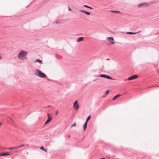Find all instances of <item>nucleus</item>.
Here are the masks:
<instances>
[{
  "label": "nucleus",
  "instance_id": "1",
  "mask_svg": "<svg viewBox=\"0 0 159 159\" xmlns=\"http://www.w3.org/2000/svg\"><path fill=\"white\" fill-rule=\"evenodd\" d=\"M28 54V52L24 50H21L18 53V57L21 60H24L26 58V57Z\"/></svg>",
  "mask_w": 159,
  "mask_h": 159
},
{
  "label": "nucleus",
  "instance_id": "2",
  "mask_svg": "<svg viewBox=\"0 0 159 159\" xmlns=\"http://www.w3.org/2000/svg\"><path fill=\"white\" fill-rule=\"evenodd\" d=\"M35 74L41 78H44L46 76V75L39 70H36L35 71Z\"/></svg>",
  "mask_w": 159,
  "mask_h": 159
},
{
  "label": "nucleus",
  "instance_id": "3",
  "mask_svg": "<svg viewBox=\"0 0 159 159\" xmlns=\"http://www.w3.org/2000/svg\"><path fill=\"white\" fill-rule=\"evenodd\" d=\"M73 108L74 110H77L79 107V104L78 103L77 100H76L74 102L73 104Z\"/></svg>",
  "mask_w": 159,
  "mask_h": 159
},
{
  "label": "nucleus",
  "instance_id": "4",
  "mask_svg": "<svg viewBox=\"0 0 159 159\" xmlns=\"http://www.w3.org/2000/svg\"><path fill=\"white\" fill-rule=\"evenodd\" d=\"M148 6L149 4L148 3L146 2H143L139 4L138 5V7H139L141 8L143 7H147Z\"/></svg>",
  "mask_w": 159,
  "mask_h": 159
},
{
  "label": "nucleus",
  "instance_id": "5",
  "mask_svg": "<svg viewBox=\"0 0 159 159\" xmlns=\"http://www.w3.org/2000/svg\"><path fill=\"white\" fill-rule=\"evenodd\" d=\"M99 76L101 77L106 78L107 79H109L110 80L113 79V78L111 77L102 74L100 75Z\"/></svg>",
  "mask_w": 159,
  "mask_h": 159
},
{
  "label": "nucleus",
  "instance_id": "6",
  "mask_svg": "<svg viewBox=\"0 0 159 159\" xmlns=\"http://www.w3.org/2000/svg\"><path fill=\"white\" fill-rule=\"evenodd\" d=\"M138 77V75H134L128 78V80H134L135 79L137 78Z\"/></svg>",
  "mask_w": 159,
  "mask_h": 159
},
{
  "label": "nucleus",
  "instance_id": "7",
  "mask_svg": "<svg viewBox=\"0 0 159 159\" xmlns=\"http://www.w3.org/2000/svg\"><path fill=\"white\" fill-rule=\"evenodd\" d=\"M80 11L85 13L87 15L89 16L90 15V12L84 10H80Z\"/></svg>",
  "mask_w": 159,
  "mask_h": 159
},
{
  "label": "nucleus",
  "instance_id": "8",
  "mask_svg": "<svg viewBox=\"0 0 159 159\" xmlns=\"http://www.w3.org/2000/svg\"><path fill=\"white\" fill-rule=\"evenodd\" d=\"M52 117H48L47 120L45 122V125H46L48 124L52 120Z\"/></svg>",
  "mask_w": 159,
  "mask_h": 159
},
{
  "label": "nucleus",
  "instance_id": "9",
  "mask_svg": "<svg viewBox=\"0 0 159 159\" xmlns=\"http://www.w3.org/2000/svg\"><path fill=\"white\" fill-rule=\"evenodd\" d=\"M121 96V95H120V94H117L116 95V96H115L113 98L112 100H116V99L117 98H118L119 97H120Z\"/></svg>",
  "mask_w": 159,
  "mask_h": 159
},
{
  "label": "nucleus",
  "instance_id": "10",
  "mask_svg": "<svg viewBox=\"0 0 159 159\" xmlns=\"http://www.w3.org/2000/svg\"><path fill=\"white\" fill-rule=\"evenodd\" d=\"M84 39L82 37H80L78 38L77 39V42H80L83 40Z\"/></svg>",
  "mask_w": 159,
  "mask_h": 159
},
{
  "label": "nucleus",
  "instance_id": "11",
  "mask_svg": "<svg viewBox=\"0 0 159 159\" xmlns=\"http://www.w3.org/2000/svg\"><path fill=\"white\" fill-rule=\"evenodd\" d=\"M10 155V154L8 153H6L0 154V156H4Z\"/></svg>",
  "mask_w": 159,
  "mask_h": 159
},
{
  "label": "nucleus",
  "instance_id": "12",
  "mask_svg": "<svg viewBox=\"0 0 159 159\" xmlns=\"http://www.w3.org/2000/svg\"><path fill=\"white\" fill-rule=\"evenodd\" d=\"M107 39L108 41H110L111 40H114V39L113 37H108L107 38Z\"/></svg>",
  "mask_w": 159,
  "mask_h": 159
},
{
  "label": "nucleus",
  "instance_id": "13",
  "mask_svg": "<svg viewBox=\"0 0 159 159\" xmlns=\"http://www.w3.org/2000/svg\"><path fill=\"white\" fill-rule=\"evenodd\" d=\"M87 123L86 122H85V123L83 125V128H84V130H85L86 129V127H87Z\"/></svg>",
  "mask_w": 159,
  "mask_h": 159
},
{
  "label": "nucleus",
  "instance_id": "14",
  "mask_svg": "<svg viewBox=\"0 0 159 159\" xmlns=\"http://www.w3.org/2000/svg\"><path fill=\"white\" fill-rule=\"evenodd\" d=\"M126 33L127 34H136L137 33H136V32H127Z\"/></svg>",
  "mask_w": 159,
  "mask_h": 159
},
{
  "label": "nucleus",
  "instance_id": "15",
  "mask_svg": "<svg viewBox=\"0 0 159 159\" xmlns=\"http://www.w3.org/2000/svg\"><path fill=\"white\" fill-rule=\"evenodd\" d=\"M36 62H38L40 63H41L42 62V61L40 60L39 59H37L35 61V63H36Z\"/></svg>",
  "mask_w": 159,
  "mask_h": 159
},
{
  "label": "nucleus",
  "instance_id": "16",
  "mask_svg": "<svg viewBox=\"0 0 159 159\" xmlns=\"http://www.w3.org/2000/svg\"><path fill=\"white\" fill-rule=\"evenodd\" d=\"M111 11L112 12H114V13H120V11H112V10H111Z\"/></svg>",
  "mask_w": 159,
  "mask_h": 159
},
{
  "label": "nucleus",
  "instance_id": "17",
  "mask_svg": "<svg viewBox=\"0 0 159 159\" xmlns=\"http://www.w3.org/2000/svg\"><path fill=\"white\" fill-rule=\"evenodd\" d=\"M83 6L84 7H86L90 8V9H92V8L91 7H89V6H87L86 5H84Z\"/></svg>",
  "mask_w": 159,
  "mask_h": 159
},
{
  "label": "nucleus",
  "instance_id": "18",
  "mask_svg": "<svg viewBox=\"0 0 159 159\" xmlns=\"http://www.w3.org/2000/svg\"><path fill=\"white\" fill-rule=\"evenodd\" d=\"M90 116H88V117L87 118L85 122L87 123L88 121L90 119Z\"/></svg>",
  "mask_w": 159,
  "mask_h": 159
},
{
  "label": "nucleus",
  "instance_id": "19",
  "mask_svg": "<svg viewBox=\"0 0 159 159\" xmlns=\"http://www.w3.org/2000/svg\"><path fill=\"white\" fill-rule=\"evenodd\" d=\"M24 145L23 144H22V145H21L20 146L16 147V148H18L23 147H24Z\"/></svg>",
  "mask_w": 159,
  "mask_h": 159
},
{
  "label": "nucleus",
  "instance_id": "20",
  "mask_svg": "<svg viewBox=\"0 0 159 159\" xmlns=\"http://www.w3.org/2000/svg\"><path fill=\"white\" fill-rule=\"evenodd\" d=\"M17 148L16 147H12V148H9V149L11 150V149H15Z\"/></svg>",
  "mask_w": 159,
  "mask_h": 159
},
{
  "label": "nucleus",
  "instance_id": "21",
  "mask_svg": "<svg viewBox=\"0 0 159 159\" xmlns=\"http://www.w3.org/2000/svg\"><path fill=\"white\" fill-rule=\"evenodd\" d=\"M109 90H107L105 92V94L106 95H107L109 93Z\"/></svg>",
  "mask_w": 159,
  "mask_h": 159
},
{
  "label": "nucleus",
  "instance_id": "22",
  "mask_svg": "<svg viewBox=\"0 0 159 159\" xmlns=\"http://www.w3.org/2000/svg\"><path fill=\"white\" fill-rule=\"evenodd\" d=\"M75 125H76V123H75L73 124L72 125H71V127H73V126H75Z\"/></svg>",
  "mask_w": 159,
  "mask_h": 159
},
{
  "label": "nucleus",
  "instance_id": "23",
  "mask_svg": "<svg viewBox=\"0 0 159 159\" xmlns=\"http://www.w3.org/2000/svg\"><path fill=\"white\" fill-rule=\"evenodd\" d=\"M40 149H42V150H43L44 149V148L43 147H41L40 148Z\"/></svg>",
  "mask_w": 159,
  "mask_h": 159
},
{
  "label": "nucleus",
  "instance_id": "24",
  "mask_svg": "<svg viewBox=\"0 0 159 159\" xmlns=\"http://www.w3.org/2000/svg\"><path fill=\"white\" fill-rule=\"evenodd\" d=\"M68 9L69 11H71V9L70 7H68Z\"/></svg>",
  "mask_w": 159,
  "mask_h": 159
},
{
  "label": "nucleus",
  "instance_id": "25",
  "mask_svg": "<svg viewBox=\"0 0 159 159\" xmlns=\"http://www.w3.org/2000/svg\"><path fill=\"white\" fill-rule=\"evenodd\" d=\"M111 43L112 44H114V43H115V42L113 41V42H111Z\"/></svg>",
  "mask_w": 159,
  "mask_h": 159
},
{
  "label": "nucleus",
  "instance_id": "26",
  "mask_svg": "<svg viewBox=\"0 0 159 159\" xmlns=\"http://www.w3.org/2000/svg\"><path fill=\"white\" fill-rule=\"evenodd\" d=\"M43 151H45V152H47V150H46L45 149H44L43 150Z\"/></svg>",
  "mask_w": 159,
  "mask_h": 159
},
{
  "label": "nucleus",
  "instance_id": "27",
  "mask_svg": "<svg viewBox=\"0 0 159 159\" xmlns=\"http://www.w3.org/2000/svg\"><path fill=\"white\" fill-rule=\"evenodd\" d=\"M48 117H49V114H48Z\"/></svg>",
  "mask_w": 159,
  "mask_h": 159
},
{
  "label": "nucleus",
  "instance_id": "28",
  "mask_svg": "<svg viewBox=\"0 0 159 159\" xmlns=\"http://www.w3.org/2000/svg\"><path fill=\"white\" fill-rule=\"evenodd\" d=\"M99 159H105V158H101Z\"/></svg>",
  "mask_w": 159,
  "mask_h": 159
},
{
  "label": "nucleus",
  "instance_id": "29",
  "mask_svg": "<svg viewBox=\"0 0 159 159\" xmlns=\"http://www.w3.org/2000/svg\"><path fill=\"white\" fill-rule=\"evenodd\" d=\"M2 58L1 56L0 55V59H1Z\"/></svg>",
  "mask_w": 159,
  "mask_h": 159
},
{
  "label": "nucleus",
  "instance_id": "30",
  "mask_svg": "<svg viewBox=\"0 0 159 159\" xmlns=\"http://www.w3.org/2000/svg\"><path fill=\"white\" fill-rule=\"evenodd\" d=\"M58 114V113L57 112L56 113V114L57 115Z\"/></svg>",
  "mask_w": 159,
  "mask_h": 159
},
{
  "label": "nucleus",
  "instance_id": "31",
  "mask_svg": "<svg viewBox=\"0 0 159 159\" xmlns=\"http://www.w3.org/2000/svg\"><path fill=\"white\" fill-rule=\"evenodd\" d=\"M1 125V123H0V126Z\"/></svg>",
  "mask_w": 159,
  "mask_h": 159
}]
</instances>
